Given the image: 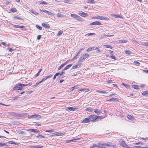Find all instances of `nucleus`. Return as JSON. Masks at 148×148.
I'll list each match as a JSON object with an SVG mask.
<instances>
[{
  "label": "nucleus",
  "mask_w": 148,
  "mask_h": 148,
  "mask_svg": "<svg viewBox=\"0 0 148 148\" xmlns=\"http://www.w3.org/2000/svg\"><path fill=\"white\" fill-rule=\"evenodd\" d=\"M28 84H23L22 83H18L16 84L13 88V90H23V88L24 86H27Z\"/></svg>",
  "instance_id": "nucleus-1"
},
{
  "label": "nucleus",
  "mask_w": 148,
  "mask_h": 148,
  "mask_svg": "<svg viewBox=\"0 0 148 148\" xmlns=\"http://www.w3.org/2000/svg\"><path fill=\"white\" fill-rule=\"evenodd\" d=\"M89 56V55L88 54L84 53L82 56L79 58L78 61L80 63L82 61L84 60L86 58Z\"/></svg>",
  "instance_id": "nucleus-2"
},
{
  "label": "nucleus",
  "mask_w": 148,
  "mask_h": 148,
  "mask_svg": "<svg viewBox=\"0 0 148 148\" xmlns=\"http://www.w3.org/2000/svg\"><path fill=\"white\" fill-rule=\"evenodd\" d=\"M29 118L33 119H36L39 120L41 118V116L38 114H35L34 115H32L30 116Z\"/></svg>",
  "instance_id": "nucleus-3"
},
{
  "label": "nucleus",
  "mask_w": 148,
  "mask_h": 148,
  "mask_svg": "<svg viewBox=\"0 0 148 148\" xmlns=\"http://www.w3.org/2000/svg\"><path fill=\"white\" fill-rule=\"evenodd\" d=\"M66 110H70V111H75V110H77V108H75V107H66V108L65 109Z\"/></svg>",
  "instance_id": "nucleus-4"
},
{
  "label": "nucleus",
  "mask_w": 148,
  "mask_h": 148,
  "mask_svg": "<svg viewBox=\"0 0 148 148\" xmlns=\"http://www.w3.org/2000/svg\"><path fill=\"white\" fill-rule=\"evenodd\" d=\"M102 25V24L100 22L97 21H95V22H92L90 24V25Z\"/></svg>",
  "instance_id": "nucleus-5"
},
{
  "label": "nucleus",
  "mask_w": 148,
  "mask_h": 148,
  "mask_svg": "<svg viewBox=\"0 0 148 148\" xmlns=\"http://www.w3.org/2000/svg\"><path fill=\"white\" fill-rule=\"evenodd\" d=\"M81 63H80L79 62V61H78L76 64L73 66L72 69H76L79 68L81 65Z\"/></svg>",
  "instance_id": "nucleus-6"
},
{
  "label": "nucleus",
  "mask_w": 148,
  "mask_h": 148,
  "mask_svg": "<svg viewBox=\"0 0 148 148\" xmlns=\"http://www.w3.org/2000/svg\"><path fill=\"white\" fill-rule=\"evenodd\" d=\"M9 115H12L13 116L17 117H19L20 116V115L18 114L17 113L14 112H9L8 114Z\"/></svg>",
  "instance_id": "nucleus-7"
},
{
  "label": "nucleus",
  "mask_w": 148,
  "mask_h": 148,
  "mask_svg": "<svg viewBox=\"0 0 148 148\" xmlns=\"http://www.w3.org/2000/svg\"><path fill=\"white\" fill-rule=\"evenodd\" d=\"M42 25L46 29H49L50 28L49 25L46 23H43L42 24Z\"/></svg>",
  "instance_id": "nucleus-8"
},
{
  "label": "nucleus",
  "mask_w": 148,
  "mask_h": 148,
  "mask_svg": "<svg viewBox=\"0 0 148 148\" xmlns=\"http://www.w3.org/2000/svg\"><path fill=\"white\" fill-rule=\"evenodd\" d=\"M99 19L101 20H105L106 21H108L109 20V18L107 17L103 16H99Z\"/></svg>",
  "instance_id": "nucleus-9"
},
{
  "label": "nucleus",
  "mask_w": 148,
  "mask_h": 148,
  "mask_svg": "<svg viewBox=\"0 0 148 148\" xmlns=\"http://www.w3.org/2000/svg\"><path fill=\"white\" fill-rule=\"evenodd\" d=\"M78 14L83 17H85L86 15V13L82 11H79Z\"/></svg>",
  "instance_id": "nucleus-10"
},
{
  "label": "nucleus",
  "mask_w": 148,
  "mask_h": 148,
  "mask_svg": "<svg viewBox=\"0 0 148 148\" xmlns=\"http://www.w3.org/2000/svg\"><path fill=\"white\" fill-rule=\"evenodd\" d=\"M79 139V138H76V139H75L69 140H66V143H71L72 142H75L76 141V140H78Z\"/></svg>",
  "instance_id": "nucleus-11"
},
{
  "label": "nucleus",
  "mask_w": 148,
  "mask_h": 148,
  "mask_svg": "<svg viewBox=\"0 0 148 148\" xmlns=\"http://www.w3.org/2000/svg\"><path fill=\"white\" fill-rule=\"evenodd\" d=\"M90 121H94L96 120V118L93 116H89V117Z\"/></svg>",
  "instance_id": "nucleus-12"
},
{
  "label": "nucleus",
  "mask_w": 148,
  "mask_h": 148,
  "mask_svg": "<svg viewBox=\"0 0 148 148\" xmlns=\"http://www.w3.org/2000/svg\"><path fill=\"white\" fill-rule=\"evenodd\" d=\"M29 132H38L39 131L38 130L35 129H29L27 130Z\"/></svg>",
  "instance_id": "nucleus-13"
},
{
  "label": "nucleus",
  "mask_w": 148,
  "mask_h": 148,
  "mask_svg": "<svg viewBox=\"0 0 148 148\" xmlns=\"http://www.w3.org/2000/svg\"><path fill=\"white\" fill-rule=\"evenodd\" d=\"M98 49V48H97V47H96L95 48V47H92V48H91V47H89L88 48L87 50V51H90L92 50H95V49Z\"/></svg>",
  "instance_id": "nucleus-14"
},
{
  "label": "nucleus",
  "mask_w": 148,
  "mask_h": 148,
  "mask_svg": "<svg viewBox=\"0 0 148 148\" xmlns=\"http://www.w3.org/2000/svg\"><path fill=\"white\" fill-rule=\"evenodd\" d=\"M72 64H69L67 65L66 67H65L64 69H63V71L69 69L72 66Z\"/></svg>",
  "instance_id": "nucleus-15"
},
{
  "label": "nucleus",
  "mask_w": 148,
  "mask_h": 148,
  "mask_svg": "<svg viewBox=\"0 0 148 148\" xmlns=\"http://www.w3.org/2000/svg\"><path fill=\"white\" fill-rule=\"evenodd\" d=\"M43 147V146H40V145H36L35 146H30L29 147L31 148H42Z\"/></svg>",
  "instance_id": "nucleus-16"
},
{
  "label": "nucleus",
  "mask_w": 148,
  "mask_h": 148,
  "mask_svg": "<svg viewBox=\"0 0 148 148\" xmlns=\"http://www.w3.org/2000/svg\"><path fill=\"white\" fill-rule=\"evenodd\" d=\"M119 99L116 98H112L111 99H110L109 100H108V101H118Z\"/></svg>",
  "instance_id": "nucleus-17"
},
{
  "label": "nucleus",
  "mask_w": 148,
  "mask_h": 148,
  "mask_svg": "<svg viewBox=\"0 0 148 148\" xmlns=\"http://www.w3.org/2000/svg\"><path fill=\"white\" fill-rule=\"evenodd\" d=\"M127 42V41L125 40H121L119 41L120 43H125Z\"/></svg>",
  "instance_id": "nucleus-18"
},
{
  "label": "nucleus",
  "mask_w": 148,
  "mask_h": 148,
  "mask_svg": "<svg viewBox=\"0 0 148 148\" xmlns=\"http://www.w3.org/2000/svg\"><path fill=\"white\" fill-rule=\"evenodd\" d=\"M86 2L90 4H94L95 3V1L93 0H87L86 1Z\"/></svg>",
  "instance_id": "nucleus-19"
},
{
  "label": "nucleus",
  "mask_w": 148,
  "mask_h": 148,
  "mask_svg": "<svg viewBox=\"0 0 148 148\" xmlns=\"http://www.w3.org/2000/svg\"><path fill=\"white\" fill-rule=\"evenodd\" d=\"M90 121L89 120V118H86L84 119L83 121V122H84V123H88L89 122V121Z\"/></svg>",
  "instance_id": "nucleus-20"
},
{
  "label": "nucleus",
  "mask_w": 148,
  "mask_h": 148,
  "mask_svg": "<svg viewBox=\"0 0 148 148\" xmlns=\"http://www.w3.org/2000/svg\"><path fill=\"white\" fill-rule=\"evenodd\" d=\"M132 87L135 89H138L139 88V86L136 85H132Z\"/></svg>",
  "instance_id": "nucleus-21"
},
{
  "label": "nucleus",
  "mask_w": 148,
  "mask_h": 148,
  "mask_svg": "<svg viewBox=\"0 0 148 148\" xmlns=\"http://www.w3.org/2000/svg\"><path fill=\"white\" fill-rule=\"evenodd\" d=\"M66 64V63H64L62 64L59 68L58 69V70H60Z\"/></svg>",
  "instance_id": "nucleus-22"
},
{
  "label": "nucleus",
  "mask_w": 148,
  "mask_h": 148,
  "mask_svg": "<svg viewBox=\"0 0 148 148\" xmlns=\"http://www.w3.org/2000/svg\"><path fill=\"white\" fill-rule=\"evenodd\" d=\"M32 13L35 15H37L38 14V13L36 12L35 10H32L30 11Z\"/></svg>",
  "instance_id": "nucleus-23"
},
{
  "label": "nucleus",
  "mask_w": 148,
  "mask_h": 148,
  "mask_svg": "<svg viewBox=\"0 0 148 148\" xmlns=\"http://www.w3.org/2000/svg\"><path fill=\"white\" fill-rule=\"evenodd\" d=\"M97 92H98L99 93H102L103 94H106L107 93V92L105 91L104 90H103V91H100V90H98L97 91Z\"/></svg>",
  "instance_id": "nucleus-24"
},
{
  "label": "nucleus",
  "mask_w": 148,
  "mask_h": 148,
  "mask_svg": "<svg viewBox=\"0 0 148 148\" xmlns=\"http://www.w3.org/2000/svg\"><path fill=\"white\" fill-rule=\"evenodd\" d=\"M127 117L129 119L131 120H132L134 119L133 117H132L131 115H128L127 116Z\"/></svg>",
  "instance_id": "nucleus-25"
},
{
  "label": "nucleus",
  "mask_w": 148,
  "mask_h": 148,
  "mask_svg": "<svg viewBox=\"0 0 148 148\" xmlns=\"http://www.w3.org/2000/svg\"><path fill=\"white\" fill-rule=\"evenodd\" d=\"M104 46L105 47H106L107 48H110V49H113V47H112L110 45H104Z\"/></svg>",
  "instance_id": "nucleus-26"
},
{
  "label": "nucleus",
  "mask_w": 148,
  "mask_h": 148,
  "mask_svg": "<svg viewBox=\"0 0 148 148\" xmlns=\"http://www.w3.org/2000/svg\"><path fill=\"white\" fill-rule=\"evenodd\" d=\"M142 95L144 96L148 94V90H146L142 93Z\"/></svg>",
  "instance_id": "nucleus-27"
},
{
  "label": "nucleus",
  "mask_w": 148,
  "mask_h": 148,
  "mask_svg": "<svg viewBox=\"0 0 148 148\" xmlns=\"http://www.w3.org/2000/svg\"><path fill=\"white\" fill-rule=\"evenodd\" d=\"M125 53L127 54H130L132 53L131 51H130L129 50H126L125 51Z\"/></svg>",
  "instance_id": "nucleus-28"
},
{
  "label": "nucleus",
  "mask_w": 148,
  "mask_h": 148,
  "mask_svg": "<svg viewBox=\"0 0 148 148\" xmlns=\"http://www.w3.org/2000/svg\"><path fill=\"white\" fill-rule=\"evenodd\" d=\"M36 27L37 28L40 30H42V27L38 25H36Z\"/></svg>",
  "instance_id": "nucleus-29"
},
{
  "label": "nucleus",
  "mask_w": 148,
  "mask_h": 148,
  "mask_svg": "<svg viewBox=\"0 0 148 148\" xmlns=\"http://www.w3.org/2000/svg\"><path fill=\"white\" fill-rule=\"evenodd\" d=\"M17 11V10L15 8H12L11 9L10 12H16Z\"/></svg>",
  "instance_id": "nucleus-30"
},
{
  "label": "nucleus",
  "mask_w": 148,
  "mask_h": 148,
  "mask_svg": "<svg viewBox=\"0 0 148 148\" xmlns=\"http://www.w3.org/2000/svg\"><path fill=\"white\" fill-rule=\"evenodd\" d=\"M57 16L58 17H63V15L60 13H58L57 15Z\"/></svg>",
  "instance_id": "nucleus-31"
},
{
  "label": "nucleus",
  "mask_w": 148,
  "mask_h": 148,
  "mask_svg": "<svg viewBox=\"0 0 148 148\" xmlns=\"http://www.w3.org/2000/svg\"><path fill=\"white\" fill-rule=\"evenodd\" d=\"M122 85L124 86H125L126 87V88H129V86L127 84H125L124 83H122Z\"/></svg>",
  "instance_id": "nucleus-32"
},
{
  "label": "nucleus",
  "mask_w": 148,
  "mask_h": 148,
  "mask_svg": "<svg viewBox=\"0 0 148 148\" xmlns=\"http://www.w3.org/2000/svg\"><path fill=\"white\" fill-rule=\"evenodd\" d=\"M107 37V35H106L105 34H103L102 35L101 37H100V39H102V38H104L105 37Z\"/></svg>",
  "instance_id": "nucleus-33"
},
{
  "label": "nucleus",
  "mask_w": 148,
  "mask_h": 148,
  "mask_svg": "<svg viewBox=\"0 0 148 148\" xmlns=\"http://www.w3.org/2000/svg\"><path fill=\"white\" fill-rule=\"evenodd\" d=\"M134 64L137 65L139 66L140 64V63L138 62L134 61Z\"/></svg>",
  "instance_id": "nucleus-34"
},
{
  "label": "nucleus",
  "mask_w": 148,
  "mask_h": 148,
  "mask_svg": "<svg viewBox=\"0 0 148 148\" xmlns=\"http://www.w3.org/2000/svg\"><path fill=\"white\" fill-rule=\"evenodd\" d=\"M47 79V77H46L45 76V78H42L41 79V80L40 81L39 83H42V82L44 81H45V80H46Z\"/></svg>",
  "instance_id": "nucleus-35"
},
{
  "label": "nucleus",
  "mask_w": 148,
  "mask_h": 148,
  "mask_svg": "<svg viewBox=\"0 0 148 148\" xmlns=\"http://www.w3.org/2000/svg\"><path fill=\"white\" fill-rule=\"evenodd\" d=\"M99 16L93 17L92 18L94 19H99Z\"/></svg>",
  "instance_id": "nucleus-36"
},
{
  "label": "nucleus",
  "mask_w": 148,
  "mask_h": 148,
  "mask_svg": "<svg viewBox=\"0 0 148 148\" xmlns=\"http://www.w3.org/2000/svg\"><path fill=\"white\" fill-rule=\"evenodd\" d=\"M113 54H112V55H111V56H110V58H111L112 59H114V60H116V57L114 56H113Z\"/></svg>",
  "instance_id": "nucleus-37"
},
{
  "label": "nucleus",
  "mask_w": 148,
  "mask_h": 148,
  "mask_svg": "<svg viewBox=\"0 0 148 148\" xmlns=\"http://www.w3.org/2000/svg\"><path fill=\"white\" fill-rule=\"evenodd\" d=\"M63 32L60 31L58 32L57 34V36H59L63 33Z\"/></svg>",
  "instance_id": "nucleus-38"
},
{
  "label": "nucleus",
  "mask_w": 148,
  "mask_h": 148,
  "mask_svg": "<svg viewBox=\"0 0 148 148\" xmlns=\"http://www.w3.org/2000/svg\"><path fill=\"white\" fill-rule=\"evenodd\" d=\"M58 75H59V73H56L53 77V79L54 80L56 78V77Z\"/></svg>",
  "instance_id": "nucleus-39"
},
{
  "label": "nucleus",
  "mask_w": 148,
  "mask_h": 148,
  "mask_svg": "<svg viewBox=\"0 0 148 148\" xmlns=\"http://www.w3.org/2000/svg\"><path fill=\"white\" fill-rule=\"evenodd\" d=\"M76 19H77L78 21L80 20L81 19V17L77 15L76 16V17L75 18Z\"/></svg>",
  "instance_id": "nucleus-40"
},
{
  "label": "nucleus",
  "mask_w": 148,
  "mask_h": 148,
  "mask_svg": "<svg viewBox=\"0 0 148 148\" xmlns=\"http://www.w3.org/2000/svg\"><path fill=\"white\" fill-rule=\"evenodd\" d=\"M40 3L42 4H47V2L43 1H40Z\"/></svg>",
  "instance_id": "nucleus-41"
},
{
  "label": "nucleus",
  "mask_w": 148,
  "mask_h": 148,
  "mask_svg": "<svg viewBox=\"0 0 148 148\" xmlns=\"http://www.w3.org/2000/svg\"><path fill=\"white\" fill-rule=\"evenodd\" d=\"M18 97L16 96L14 97H13L12 99V100L13 101L16 100L18 99Z\"/></svg>",
  "instance_id": "nucleus-42"
},
{
  "label": "nucleus",
  "mask_w": 148,
  "mask_h": 148,
  "mask_svg": "<svg viewBox=\"0 0 148 148\" xmlns=\"http://www.w3.org/2000/svg\"><path fill=\"white\" fill-rule=\"evenodd\" d=\"M59 73V75H61L65 73V72H64V71L62 70V71L61 72V73Z\"/></svg>",
  "instance_id": "nucleus-43"
},
{
  "label": "nucleus",
  "mask_w": 148,
  "mask_h": 148,
  "mask_svg": "<svg viewBox=\"0 0 148 148\" xmlns=\"http://www.w3.org/2000/svg\"><path fill=\"white\" fill-rule=\"evenodd\" d=\"M6 145V144L4 143H0V147H2Z\"/></svg>",
  "instance_id": "nucleus-44"
},
{
  "label": "nucleus",
  "mask_w": 148,
  "mask_h": 148,
  "mask_svg": "<svg viewBox=\"0 0 148 148\" xmlns=\"http://www.w3.org/2000/svg\"><path fill=\"white\" fill-rule=\"evenodd\" d=\"M77 15L75 14H71V16L74 18H75L76 17Z\"/></svg>",
  "instance_id": "nucleus-45"
},
{
  "label": "nucleus",
  "mask_w": 148,
  "mask_h": 148,
  "mask_svg": "<svg viewBox=\"0 0 148 148\" xmlns=\"http://www.w3.org/2000/svg\"><path fill=\"white\" fill-rule=\"evenodd\" d=\"M8 143L10 144H16L14 142L10 141H9L8 142Z\"/></svg>",
  "instance_id": "nucleus-46"
},
{
  "label": "nucleus",
  "mask_w": 148,
  "mask_h": 148,
  "mask_svg": "<svg viewBox=\"0 0 148 148\" xmlns=\"http://www.w3.org/2000/svg\"><path fill=\"white\" fill-rule=\"evenodd\" d=\"M143 45L144 46H148V42H144Z\"/></svg>",
  "instance_id": "nucleus-47"
},
{
  "label": "nucleus",
  "mask_w": 148,
  "mask_h": 148,
  "mask_svg": "<svg viewBox=\"0 0 148 148\" xmlns=\"http://www.w3.org/2000/svg\"><path fill=\"white\" fill-rule=\"evenodd\" d=\"M13 18L14 19H19V20L21 19V18H20L17 17V16H16L13 17Z\"/></svg>",
  "instance_id": "nucleus-48"
},
{
  "label": "nucleus",
  "mask_w": 148,
  "mask_h": 148,
  "mask_svg": "<svg viewBox=\"0 0 148 148\" xmlns=\"http://www.w3.org/2000/svg\"><path fill=\"white\" fill-rule=\"evenodd\" d=\"M45 132H54V131L52 130H46Z\"/></svg>",
  "instance_id": "nucleus-49"
},
{
  "label": "nucleus",
  "mask_w": 148,
  "mask_h": 148,
  "mask_svg": "<svg viewBox=\"0 0 148 148\" xmlns=\"http://www.w3.org/2000/svg\"><path fill=\"white\" fill-rule=\"evenodd\" d=\"M135 145L141 144V145H143L144 144V143H143L141 142H138V143H135Z\"/></svg>",
  "instance_id": "nucleus-50"
},
{
  "label": "nucleus",
  "mask_w": 148,
  "mask_h": 148,
  "mask_svg": "<svg viewBox=\"0 0 148 148\" xmlns=\"http://www.w3.org/2000/svg\"><path fill=\"white\" fill-rule=\"evenodd\" d=\"M125 144V142L124 141L122 140L121 142V143H120V144L121 145L123 146Z\"/></svg>",
  "instance_id": "nucleus-51"
},
{
  "label": "nucleus",
  "mask_w": 148,
  "mask_h": 148,
  "mask_svg": "<svg viewBox=\"0 0 148 148\" xmlns=\"http://www.w3.org/2000/svg\"><path fill=\"white\" fill-rule=\"evenodd\" d=\"M8 49L9 50V51H10V52H12V51H13L14 50L13 49H12L11 48H10V47L8 48Z\"/></svg>",
  "instance_id": "nucleus-52"
},
{
  "label": "nucleus",
  "mask_w": 148,
  "mask_h": 148,
  "mask_svg": "<svg viewBox=\"0 0 148 148\" xmlns=\"http://www.w3.org/2000/svg\"><path fill=\"white\" fill-rule=\"evenodd\" d=\"M52 75H50L48 76H46V77H47V79L48 78H51Z\"/></svg>",
  "instance_id": "nucleus-53"
},
{
  "label": "nucleus",
  "mask_w": 148,
  "mask_h": 148,
  "mask_svg": "<svg viewBox=\"0 0 148 148\" xmlns=\"http://www.w3.org/2000/svg\"><path fill=\"white\" fill-rule=\"evenodd\" d=\"M88 35V36H92V35H95V33H89L88 34H87L86 35Z\"/></svg>",
  "instance_id": "nucleus-54"
},
{
  "label": "nucleus",
  "mask_w": 148,
  "mask_h": 148,
  "mask_svg": "<svg viewBox=\"0 0 148 148\" xmlns=\"http://www.w3.org/2000/svg\"><path fill=\"white\" fill-rule=\"evenodd\" d=\"M64 2L66 3H69L70 2V0H64Z\"/></svg>",
  "instance_id": "nucleus-55"
},
{
  "label": "nucleus",
  "mask_w": 148,
  "mask_h": 148,
  "mask_svg": "<svg viewBox=\"0 0 148 148\" xmlns=\"http://www.w3.org/2000/svg\"><path fill=\"white\" fill-rule=\"evenodd\" d=\"M64 133H59V134H57V135L58 136H61L64 135Z\"/></svg>",
  "instance_id": "nucleus-56"
},
{
  "label": "nucleus",
  "mask_w": 148,
  "mask_h": 148,
  "mask_svg": "<svg viewBox=\"0 0 148 148\" xmlns=\"http://www.w3.org/2000/svg\"><path fill=\"white\" fill-rule=\"evenodd\" d=\"M47 14L50 15H52V13H51L50 12H49V11H48L47 12Z\"/></svg>",
  "instance_id": "nucleus-57"
},
{
  "label": "nucleus",
  "mask_w": 148,
  "mask_h": 148,
  "mask_svg": "<svg viewBox=\"0 0 148 148\" xmlns=\"http://www.w3.org/2000/svg\"><path fill=\"white\" fill-rule=\"evenodd\" d=\"M140 140H148V139L147 138V137L146 138H140Z\"/></svg>",
  "instance_id": "nucleus-58"
},
{
  "label": "nucleus",
  "mask_w": 148,
  "mask_h": 148,
  "mask_svg": "<svg viewBox=\"0 0 148 148\" xmlns=\"http://www.w3.org/2000/svg\"><path fill=\"white\" fill-rule=\"evenodd\" d=\"M19 25H14L13 26V27H14L19 28Z\"/></svg>",
  "instance_id": "nucleus-59"
},
{
  "label": "nucleus",
  "mask_w": 148,
  "mask_h": 148,
  "mask_svg": "<svg viewBox=\"0 0 148 148\" xmlns=\"http://www.w3.org/2000/svg\"><path fill=\"white\" fill-rule=\"evenodd\" d=\"M74 88V89H76L77 88H78V85H76V86H75L74 87H73Z\"/></svg>",
  "instance_id": "nucleus-60"
},
{
  "label": "nucleus",
  "mask_w": 148,
  "mask_h": 148,
  "mask_svg": "<svg viewBox=\"0 0 148 148\" xmlns=\"http://www.w3.org/2000/svg\"><path fill=\"white\" fill-rule=\"evenodd\" d=\"M40 82H37L36 84L34 85L35 86H37L40 83H39Z\"/></svg>",
  "instance_id": "nucleus-61"
},
{
  "label": "nucleus",
  "mask_w": 148,
  "mask_h": 148,
  "mask_svg": "<svg viewBox=\"0 0 148 148\" xmlns=\"http://www.w3.org/2000/svg\"><path fill=\"white\" fill-rule=\"evenodd\" d=\"M134 148H141V147H140V146H135L134 147H133Z\"/></svg>",
  "instance_id": "nucleus-62"
},
{
  "label": "nucleus",
  "mask_w": 148,
  "mask_h": 148,
  "mask_svg": "<svg viewBox=\"0 0 148 148\" xmlns=\"http://www.w3.org/2000/svg\"><path fill=\"white\" fill-rule=\"evenodd\" d=\"M41 37V36L40 35H39L38 36L37 38L38 40H40V39Z\"/></svg>",
  "instance_id": "nucleus-63"
},
{
  "label": "nucleus",
  "mask_w": 148,
  "mask_h": 148,
  "mask_svg": "<svg viewBox=\"0 0 148 148\" xmlns=\"http://www.w3.org/2000/svg\"><path fill=\"white\" fill-rule=\"evenodd\" d=\"M112 82V81L110 80H108L107 81V82L108 83H111Z\"/></svg>",
  "instance_id": "nucleus-64"
}]
</instances>
